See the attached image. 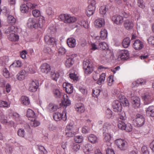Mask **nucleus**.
Here are the masks:
<instances>
[{"instance_id":"2","label":"nucleus","mask_w":154,"mask_h":154,"mask_svg":"<svg viewBox=\"0 0 154 154\" xmlns=\"http://www.w3.org/2000/svg\"><path fill=\"white\" fill-rule=\"evenodd\" d=\"M83 68L85 73L87 75L91 74L94 70L92 64L88 60H86L84 61Z\"/></svg>"},{"instance_id":"34","label":"nucleus","mask_w":154,"mask_h":154,"mask_svg":"<svg viewBox=\"0 0 154 154\" xmlns=\"http://www.w3.org/2000/svg\"><path fill=\"white\" fill-rule=\"evenodd\" d=\"M26 72L25 70L20 71L17 74V79L20 81H22L25 79Z\"/></svg>"},{"instance_id":"9","label":"nucleus","mask_w":154,"mask_h":154,"mask_svg":"<svg viewBox=\"0 0 154 154\" xmlns=\"http://www.w3.org/2000/svg\"><path fill=\"white\" fill-rule=\"evenodd\" d=\"M135 125L138 127L142 126L144 124L145 119L144 117L142 115L138 114L134 120Z\"/></svg>"},{"instance_id":"64","label":"nucleus","mask_w":154,"mask_h":154,"mask_svg":"<svg viewBox=\"0 0 154 154\" xmlns=\"http://www.w3.org/2000/svg\"><path fill=\"white\" fill-rule=\"evenodd\" d=\"M142 150L143 154H150L147 147L146 146L142 147Z\"/></svg>"},{"instance_id":"55","label":"nucleus","mask_w":154,"mask_h":154,"mask_svg":"<svg viewBox=\"0 0 154 154\" xmlns=\"http://www.w3.org/2000/svg\"><path fill=\"white\" fill-rule=\"evenodd\" d=\"M100 91L99 89L95 88L93 90V96L94 97H98L100 94Z\"/></svg>"},{"instance_id":"61","label":"nucleus","mask_w":154,"mask_h":154,"mask_svg":"<svg viewBox=\"0 0 154 154\" xmlns=\"http://www.w3.org/2000/svg\"><path fill=\"white\" fill-rule=\"evenodd\" d=\"M79 90L84 95H86L87 94V90L84 87H80Z\"/></svg>"},{"instance_id":"57","label":"nucleus","mask_w":154,"mask_h":154,"mask_svg":"<svg viewBox=\"0 0 154 154\" xmlns=\"http://www.w3.org/2000/svg\"><path fill=\"white\" fill-rule=\"evenodd\" d=\"M32 13L33 15L35 17H38L40 15V12L38 10H32Z\"/></svg>"},{"instance_id":"20","label":"nucleus","mask_w":154,"mask_h":154,"mask_svg":"<svg viewBox=\"0 0 154 154\" xmlns=\"http://www.w3.org/2000/svg\"><path fill=\"white\" fill-rule=\"evenodd\" d=\"M40 69L41 72L45 74L48 73L51 70L50 65L46 63H44L42 64L40 66Z\"/></svg>"},{"instance_id":"32","label":"nucleus","mask_w":154,"mask_h":154,"mask_svg":"<svg viewBox=\"0 0 154 154\" xmlns=\"http://www.w3.org/2000/svg\"><path fill=\"white\" fill-rule=\"evenodd\" d=\"M64 100L62 101L63 104L65 106H69L71 103L70 100L69 99L68 96L66 94L63 95Z\"/></svg>"},{"instance_id":"30","label":"nucleus","mask_w":154,"mask_h":154,"mask_svg":"<svg viewBox=\"0 0 154 154\" xmlns=\"http://www.w3.org/2000/svg\"><path fill=\"white\" fill-rule=\"evenodd\" d=\"M7 22L9 24L13 25L15 24L16 20L13 16L8 15L7 18Z\"/></svg>"},{"instance_id":"3","label":"nucleus","mask_w":154,"mask_h":154,"mask_svg":"<svg viewBox=\"0 0 154 154\" xmlns=\"http://www.w3.org/2000/svg\"><path fill=\"white\" fill-rule=\"evenodd\" d=\"M117 59L119 60H124L128 59L129 57L128 51L125 49L119 50L117 53Z\"/></svg>"},{"instance_id":"26","label":"nucleus","mask_w":154,"mask_h":154,"mask_svg":"<svg viewBox=\"0 0 154 154\" xmlns=\"http://www.w3.org/2000/svg\"><path fill=\"white\" fill-rule=\"evenodd\" d=\"M26 115L30 120L36 118V115L35 112L31 109H28L27 110Z\"/></svg>"},{"instance_id":"10","label":"nucleus","mask_w":154,"mask_h":154,"mask_svg":"<svg viewBox=\"0 0 154 154\" xmlns=\"http://www.w3.org/2000/svg\"><path fill=\"white\" fill-rule=\"evenodd\" d=\"M38 87V83L36 81L31 80L28 84V88L29 90L32 92L36 91Z\"/></svg>"},{"instance_id":"42","label":"nucleus","mask_w":154,"mask_h":154,"mask_svg":"<svg viewBox=\"0 0 154 154\" xmlns=\"http://www.w3.org/2000/svg\"><path fill=\"white\" fill-rule=\"evenodd\" d=\"M29 130L25 133L24 138L26 139H29L32 137V132L30 127L29 126Z\"/></svg>"},{"instance_id":"40","label":"nucleus","mask_w":154,"mask_h":154,"mask_svg":"<svg viewBox=\"0 0 154 154\" xmlns=\"http://www.w3.org/2000/svg\"><path fill=\"white\" fill-rule=\"evenodd\" d=\"M31 121L30 125L31 126L34 127H37L39 126L40 124V122L35 119L30 120Z\"/></svg>"},{"instance_id":"15","label":"nucleus","mask_w":154,"mask_h":154,"mask_svg":"<svg viewBox=\"0 0 154 154\" xmlns=\"http://www.w3.org/2000/svg\"><path fill=\"white\" fill-rule=\"evenodd\" d=\"M0 117L1 122L3 124L10 125H14V123L13 121L8 122L7 117L4 115L2 112H1L0 113Z\"/></svg>"},{"instance_id":"19","label":"nucleus","mask_w":154,"mask_h":154,"mask_svg":"<svg viewBox=\"0 0 154 154\" xmlns=\"http://www.w3.org/2000/svg\"><path fill=\"white\" fill-rule=\"evenodd\" d=\"M143 47L142 42L140 40L137 39L135 40L133 44V47L136 50H140L142 49Z\"/></svg>"},{"instance_id":"5","label":"nucleus","mask_w":154,"mask_h":154,"mask_svg":"<svg viewBox=\"0 0 154 154\" xmlns=\"http://www.w3.org/2000/svg\"><path fill=\"white\" fill-rule=\"evenodd\" d=\"M106 74L102 73L101 75L96 72L93 74V78L95 81H97V83L100 85L101 83L104 82L105 79Z\"/></svg>"},{"instance_id":"14","label":"nucleus","mask_w":154,"mask_h":154,"mask_svg":"<svg viewBox=\"0 0 154 154\" xmlns=\"http://www.w3.org/2000/svg\"><path fill=\"white\" fill-rule=\"evenodd\" d=\"M112 106L114 111L115 112H119L122 110L121 103L118 100H115L112 102Z\"/></svg>"},{"instance_id":"31","label":"nucleus","mask_w":154,"mask_h":154,"mask_svg":"<svg viewBox=\"0 0 154 154\" xmlns=\"http://www.w3.org/2000/svg\"><path fill=\"white\" fill-rule=\"evenodd\" d=\"M88 139L91 143H95L98 142L97 137L93 134H91L88 136Z\"/></svg>"},{"instance_id":"59","label":"nucleus","mask_w":154,"mask_h":154,"mask_svg":"<svg viewBox=\"0 0 154 154\" xmlns=\"http://www.w3.org/2000/svg\"><path fill=\"white\" fill-rule=\"evenodd\" d=\"M38 22L39 27H41L43 23L45 22V18L43 16H41L39 18Z\"/></svg>"},{"instance_id":"53","label":"nucleus","mask_w":154,"mask_h":154,"mask_svg":"<svg viewBox=\"0 0 154 154\" xmlns=\"http://www.w3.org/2000/svg\"><path fill=\"white\" fill-rule=\"evenodd\" d=\"M130 43L129 39H124L122 44L123 47L125 48H127L129 46Z\"/></svg>"},{"instance_id":"51","label":"nucleus","mask_w":154,"mask_h":154,"mask_svg":"<svg viewBox=\"0 0 154 154\" xmlns=\"http://www.w3.org/2000/svg\"><path fill=\"white\" fill-rule=\"evenodd\" d=\"M65 135L67 137H72L75 134L74 131L70 130H65Z\"/></svg>"},{"instance_id":"43","label":"nucleus","mask_w":154,"mask_h":154,"mask_svg":"<svg viewBox=\"0 0 154 154\" xmlns=\"http://www.w3.org/2000/svg\"><path fill=\"white\" fill-rule=\"evenodd\" d=\"M118 126L119 129L123 130H125L126 127V125L122 121H119L118 122Z\"/></svg>"},{"instance_id":"8","label":"nucleus","mask_w":154,"mask_h":154,"mask_svg":"<svg viewBox=\"0 0 154 154\" xmlns=\"http://www.w3.org/2000/svg\"><path fill=\"white\" fill-rule=\"evenodd\" d=\"M28 27L30 29L37 28L39 27V25L37 20L34 18H30L29 19L27 23Z\"/></svg>"},{"instance_id":"37","label":"nucleus","mask_w":154,"mask_h":154,"mask_svg":"<svg viewBox=\"0 0 154 154\" xmlns=\"http://www.w3.org/2000/svg\"><path fill=\"white\" fill-rule=\"evenodd\" d=\"M58 109L59 107L57 105L52 103L50 104L48 107V109L51 112L56 111Z\"/></svg>"},{"instance_id":"21","label":"nucleus","mask_w":154,"mask_h":154,"mask_svg":"<svg viewBox=\"0 0 154 154\" xmlns=\"http://www.w3.org/2000/svg\"><path fill=\"white\" fill-rule=\"evenodd\" d=\"M63 87L67 93L71 94L73 91L72 86L70 83L66 82L64 83L63 84Z\"/></svg>"},{"instance_id":"22","label":"nucleus","mask_w":154,"mask_h":154,"mask_svg":"<svg viewBox=\"0 0 154 154\" xmlns=\"http://www.w3.org/2000/svg\"><path fill=\"white\" fill-rule=\"evenodd\" d=\"M74 63V60L73 55L67 56L65 62V65L66 67L67 68H69L73 65Z\"/></svg>"},{"instance_id":"23","label":"nucleus","mask_w":154,"mask_h":154,"mask_svg":"<svg viewBox=\"0 0 154 154\" xmlns=\"http://www.w3.org/2000/svg\"><path fill=\"white\" fill-rule=\"evenodd\" d=\"M105 20L103 18H98L94 21V25L96 28H100L105 24Z\"/></svg>"},{"instance_id":"48","label":"nucleus","mask_w":154,"mask_h":154,"mask_svg":"<svg viewBox=\"0 0 154 154\" xmlns=\"http://www.w3.org/2000/svg\"><path fill=\"white\" fill-rule=\"evenodd\" d=\"M137 5L140 8L144 9L145 7V3L143 0H137Z\"/></svg>"},{"instance_id":"39","label":"nucleus","mask_w":154,"mask_h":154,"mask_svg":"<svg viewBox=\"0 0 154 154\" xmlns=\"http://www.w3.org/2000/svg\"><path fill=\"white\" fill-rule=\"evenodd\" d=\"M107 6L106 5H103L101 6L100 9V13L103 15H105L108 10Z\"/></svg>"},{"instance_id":"1","label":"nucleus","mask_w":154,"mask_h":154,"mask_svg":"<svg viewBox=\"0 0 154 154\" xmlns=\"http://www.w3.org/2000/svg\"><path fill=\"white\" fill-rule=\"evenodd\" d=\"M111 124L108 122L105 123L103 127V134L104 136V140L106 142H110L113 137L112 134L109 131Z\"/></svg>"},{"instance_id":"25","label":"nucleus","mask_w":154,"mask_h":154,"mask_svg":"<svg viewBox=\"0 0 154 154\" xmlns=\"http://www.w3.org/2000/svg\"><path fill=\"white\" fill-rule=\"evenodd\" d=\"M146 114L147 116L154 117V106H150L146 109Z\"/></svg>"},{"instance_id":"56","label":"nucleus","mask_w":154,"mask_h":154,"mask_svg":"<svg viewBox=\"0 0 154 154\" xmlns=\"http://www.w3.org/2000/svg\"><path fill=\"white\" fill-rule=\"evenodd\" d=\"M99 46L101 49L103 50L107 49L108 48L107 45L106 43L104 42L100 43L99 44Z\"/></svg>"},{"instance_id":"12","label":"nucleus","mask_w":154,"mask_h":154,"mask_svg":"<svg viewBox=\"0 0 154 154\" xmlns=\"http://www.w3.org/2000/svg\"><path fill=\"white\" fill-rule=\"evenodd\" d=\"M123 22L124 26L126 30H130L133 29L134 23L132 20L127 19L125 20Z\"/></svg>"},{"instance_id":"27","label":"nucleus","mask_w":154,"mask_h":154,"mask_svg":"<svg viewBox=\"0 0 154 154\" xmlns=\"http://www.w3.org/2000/svg\"><path fill=\"white\" fill-rule=\"evenodd\" d=\"M95 9L94 7L91 6H88L86 11V13L88 17L92 15L94 12Z\"/></svg>"},{"instance_id":"50","label":"nucleus","mask_w":154,"mask_h":154,"mask_svg":"<svg viewBox=\"0 0 154 154\" xmlns=\"http://www.w3.org/2000/svg\"><path fill=\"white\" fill-rule=\"evenodd\" d=\"M54 96L56 98H60L61 96V92L58 89H54L53 91Z\"/></svg>"},{"instance_id":"52","label":"nucleus","mask_w":154,"mask_h":154,"mask_svg":"<svg viewBox=\"0 0 154 154\" xmlns=\"http://www.w3.org/2000/svg\"><path fill=\"white\" fill-rule=\"evenodd\" d=\"M78 23L82 26H83L84 28H87L88 27V22L83 20H82L79 21Z\"/></svg>"},{"instance_id":"38","label":"nucleus","mask_w":154,"mask_h":154,"mask_svg":"<svg viewBox=\"0 0 154 154\" xmlns=\"http://www.w3.org/2000/svg\"><path fill=\"white\" fill-rule=\"evenodd\" d=\"M120 99V103H122L124 106H129L128 101L124 96L122 97Z\"/></svg>"},{"instance_id":"13","label":"nucleus","mask_w":154,"mask_h":154,"mask_svg":"<svg viewBox=\"0 0 154 154\" xmlns=\"http://www.w3.org/2000/svg\"><path fill=\"white\" fill-rule=\"evenodd\" d=\"M131 103L133 106L135 108L139 107L140 105L141 100L138 96H134L131 97Z\"/></svg>"},{"instance_id":"54","label":"nucleus","mask_w":154,"mask_h":154,"mask_svg":"<svg viewBox=\"0 0 154 154\" xmlns=\"http://www.w3.org/2000/svg\"><path fill=\"white\" fill-rule=\"evenodd\" d=\"M74 139L76 142L81 143L83 141V138L82 136L78 135L75 136Z\"/></svg>"},{"instance_id":"63","label":"nucleus","mask_w":154,"mask_h":154,"mask_svg":"<svg viewBox=\"0 0 154 154\" xmlns=\"http://www.w3.org/2000/svg\"><path fill=\"white\" fill-rule=\"evenodd\" d=\"M80 148V146L78 144H74L72 146V150L74 152L78 151Z\"/></svg>"},{"instance_id":"28","label":"nucleus","mask_w":154,"mask_h":154,"mask_svg":"<svg viewBox=\"0 0 154 154\" xmlns=\"http://www.w3.org/2000/svg\"><path fill=\"white\" fill-rule=\"evenodd\" d=\"M11 102L3 100H0V107L2 108H8L10 106Z\"/></svg>"},{"instance_id":"58","label":"nucleus","mask_w":154,"mask_h":154,"mask_svg":"<svg viewBox=\"0 0 154 154\" xmlns=\"http://www.w3.org/2000/svg\"><path fill=\"white\" fill-rule=\"evenodd\" d=\"M18 135L21 137L24 138L25 132L24 130L23 129H20L17 131Z\"/></svg>"},{"instance_id":"16","label":"nucleus","mask_w":154,"mask_h":154,"mask_svg":"<svg viewBox=\"0 0 154 154\" xmlns=\"http://www.w3.org/2000/svg\"><path fill=\"white\" fill-rule=\"evenodd\" d=\"M112 20L117 25H121L124 21L123 18L122 16L118 15L112 16Z\"/></svg>"},{"instance_id":"17","label":"nucleus","mask_w":154,"mask_h":154,"mask_svg":"<svg viewBox=\"0 0 154 154\" xmlns=\"http://www.w3.org/2000/svg\"><path fill=\"white\" fill-rule=\"evenodd\" d=\"M63 72L60 71H56L52 70L51 72V76L54 80L57 81L60 75H63Z\"/></svg>"},{"instance_id":"24","label":"nucleus","mask_w":154,"mask_h":154,"mask_svg":"<svg viewBox=\"0 0 154 154\" xmlns=\"http://www.w3.org/2000/svg\"><path fill=\"white\" fill-rule=\"evenodd\" d=\"M75 109L76 111L79 113H83L85 111L84 105L81 103L76 104L75 106Z\"/></svg>"},{"instance_id":"36","label":"nucleus","mask_w":154,"mask_h":154,"mask_svg":"<svg viewBox=\"0 0 154 154\" xmlns=\"http://www.w3.org/2000/svg\"><path fill=\"white\" fill-rule=\"evenodd\" d=\"M67 43L68 46L72 48L75 47L76 44L75 39H67Z\"/></svg>"},{"instance_id":"4","label":"nucleus","mask_w":154,"mask_h":154,"mask_svg":"<svg viewBox=\"0 0 154 154\" xmlns=\"http://www.w3.org/2000/svg\"><path fill=\"white\" fill-rule=\"evenodd\" d=\"M60 18L66 23H74L77 20L75 17H71L70 15L66 14L60 15Z\"/></svg>"},{"instance_id":"45","label":"nucleus","mask_w":154,"mask_h":154,"mask_svg":"<svg viewBox=\"0 0 154 154\" xmlns=\"http://www.w3.org/2000/svg\"><path fill=\"white\" fill-rule=\"evenodd\" d=\"M69 77L74 81H77L79 79V75L77 73H72L69 74Z\"/></svg>"},{"instance_id":"46","label":"nucleus","mask_w":154,"mask_h":154,"mask_svg":"<svg viewBox=\"0 0 154 154\" xmlns=\"http://www.w3.org/2000/svg\"><path fill=\"white\" fill-rule=\"evenodd\" d=\"M107 36V30L105 29H102L100 32V38H106Z\"/></svg>"},{"instance_id":"33","label":"nucleus","mask_w":154,"mask_h":154,"mask_svg":"<svg viewBox=\"0 0 154 154\" xmlns=\"http://www.w3.org/2000/svg\"><path fill=\"white\" fill-rule=\"evenodd\" d=\"M20 101L21 103L24 105H28L30 103L29 98L26 96H22L21 97Z\"/></svg>"},{"instance_id":"7","label":"nucleus","mask_w":154,"mask_h":154,"mask_svg":"<svg viewBox=\"0 0 154 154\" xmlns=\"http://www.w3.org/2000/svg\"><path fill=\"white\" fill-rule=\"evenodd\" d=\"M115 143L117 147L121 150H124L127 147V142L125 140L121 139H118L115 141Z\"/></svg>"},{"instance_id":"41","label":"nucleus","mask_w":154,"mask_h":154,"mask_svg":"<svg viewBox=\"0 0 154 154\" xmlns=\"http://www.w3.org/2000/svg\"><path fill=\"white\" fill-rule=\"evenodd\" d=\"M146 81L144 79H139L137 80L136 81L132 83V85L133 86H137L139 84L141 85L144 84L145 83Z\"/></svg>"},{"instance_id":"35","label":"nucleus","mask_w":154,"mask_h":154,"mask_svg":"<svg viewBox=\"0 0 154 154\" xmlns=\"http://www.w3.org/2000/svg\"><path fill=\"white\" fill-rule=\"evenodd\" d=\"M149 54L147 52L146 53L140 56V58L141 60H143L144 62L147 63L149 61Z\"/></svg>"},{"instance_id":"18","label":"nucleus","mask_w":154,"mask_h":154,"mask_svg":"<svg viewBox=\"0 0 154 154\" xmlns=\"http://www.w3.org/2000/svg\"><path fill=\"white\" fill-rule=\"evenodd\" d=\"M15 29V27L14 26H12L11 27H9L6 30L7 33H11L10 34V38H19V36L17 35H16L14 33L15 31L14 30Z\"/></svg>"},{"instance_id":"60","label":"nucleus","mask_w":154,"mask_h":154,"mask_svg":"<svg viewBox=\"0 0 154 154\" xmlns=\"http://www.w3.org/2000/svg\"><path fill=\"white\" fill-rule=\"evenodd\" d=\"M27 5L28 8L33 9L35 8L37 5L36 4H32L30 2H28L27 3Z\"/></svg>"},{"instance_id":"49","label":"nucleus","mask_w":154,"mask_h":154,"mask_svg":"<svg viewBox=\"0 0 154 154\" xmlns=\"http://www.w3.org/2000/svg\"><path fill=\"white\" fill-rule=\"evenodd\" d=\"M28 8L27 5L23 4L20 7V11L23 13H26L28 11Z\"/></svg>"},{"instance_id":"29","label":"nucleus","mask_w":154,"mask_h":154,"mask_svg":"<svg viewBox=\"0 0 154 154\" xmlns=\"http://www.w3.org/2000/svg\"><path fill=\"white\" fill-rule=\"evenodd\" d=\"M93 148L91 145L89 144H85L83 147V150L84 152L86 154L93 150Z\"/></svg>"},{"instance_id":"44","label":"nucleus","mask_w":154,"mask_h":154,"mask_svg":"<svg viewBox=\"0 0 154 154\" xmlns=\"http://www.w3.org/2000/svg\"><path fill=\"white\" fill-rule=\"evenodd\" d=\"M22 62L19 60L15 61L10 66L11 67H20L22 66Z\"/></svg>"},{"instance_id":"6","label":"nucleus","mask_w":154,"mask_h":154,"mask_svg":"<svg viewBox=\"0 0 154 154\" xmlns=\"http://www.w3.org/2000/svg\"><path fill=\"white\" fill-rule=\"evenodd\" d=\"M53 118L56 121H59L61 119L65 121L67 119L66 112L65 111H64L62 113L58 112H55L53 115Z\"/></svg>"},{"instance_id":"62","label":"nucleus","mask_w":154,"mask_h":154,"mask_svg":"<svg viewBox=\"0 0 154 154\" xmlns=\"http://www.w3.org/2000/svg\"><path fill=\"white\" fill-rule=\"evenodd\" d=\"M3 74L6 78H9L10 75L8 70L6 68L3 69Z\"/></svg>"},{"instance_id":"11","label":"nucleus","mask_w":154,"mask_h":154,"mask_svg":"<svg viewBox=\"0 0 154 154\" xmlns=\"http://www.w3.org/2000/svg\"><path fill=\"white\" fill-rule=\"evenodd\" d=\"M142 98L144 101V103L146 104L151 103L153 100L152 94L148 92L145 93L142 96Z\"/></svg>"},{"instance_id":"47","label":"nucleus","mask_w":154,"mask_h":154,"mask_svg":"<svg viewBox=\"0 0 154 154\" xmlns=\"http://www.w3.org/2000/svg\"><path fill=\"white\" fill-rule=\"evenodd\" d=\"M114 82V76L113 75H110L107 78V82L108 85L109 86L112 85L113 84Z\"/></svg>"}]
</instances>
